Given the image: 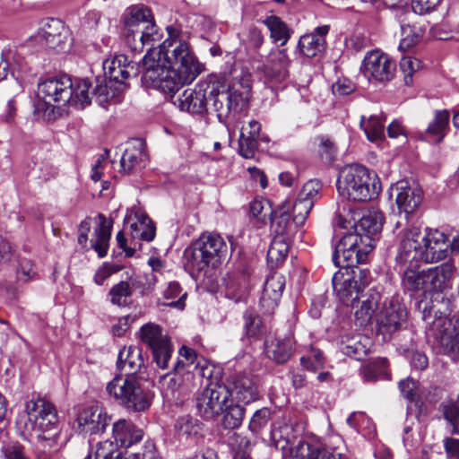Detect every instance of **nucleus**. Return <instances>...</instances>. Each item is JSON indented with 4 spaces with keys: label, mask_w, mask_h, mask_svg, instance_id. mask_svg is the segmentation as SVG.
<instances>
[{
    "label": "nucleus",
    "mask_w": 459,
    "mask_h": 459,
    "mask_svg": "<svg viewBox=\"0 0 459 459\" xmlns=\"http://www.w3.org/2000/svg\"><path fill=\"white\" fill-rule=\"evenodd\" d=\"M90 87L91 83L86 79L79 80L74 86L67 75L42 81L38 85L39 100L34 112L36 115H53L56 109L65 111L66 107L84 109L91 104Z\"/></svg>",
    "instance_id": "f257e3e1"
},
{
    "label": "nucleus",
    "mask_w": 459,
    "mask_h": 459,
    "mask_svg": "<svg viewBox=\"0 0 459 459\" xmlns=\"http://www.w3.org/2000/svg\"><path fill=\"white\" fill-rule=\"evenodd\" d=\"M228 255V245L220 235L204 234L185 249L184 267L193 278H198L209 268H216Z\"/></svg>",
    "instance_id": "f03ea898"
},
{
    "label": "nucleus",
    "mask_w": 459,
    "mask_h": 459,
    "mask_svg": "<svg viewBox=\"0 0 459 459\" xmlns=\"http://www.w3.org/2000/svg\"><path fill=\"white\" fill-rule=\"evenodd\" d=\"M429 342L440 347L454 361L459 360V320L448 318L428 302L418 304Z\"/></svg>",
    "instance_id": "7ed1b4c3"
},
{
    "label": "nucleus",
    "mask_w": 459,
    "mask_h": 459,
    "mask_svg": "<svg viewBox=\"0 0 459 459\" xmlns=\"http://www.w3.org/2000/svg\"><path fill=\"white\" fill-rule=\"evenodd\" d=\"M336 186L341 195L356 202L371 201L381 191L377 175L359 164L345 166L339 174Z\"/></svg>",
    "instance_id": "20e7f679"
},
{
    "label": "nucleus",
    "mask_w": 459,
    "mask_h": 459,
    "mask_svg": "<svg viewBox=\"0 0 459 459\" xmlns=\"http://www.w3.org/2000/svg\"><path fill=\"white\" fill-rule=\"evenodd\" d=\"M169 38L159 45V50H152L154 56L161 62L166 61L169 66L189 78L195 80L204 71V66L194 55L188 43L179 39V31L173 27H167Z\"/></svg>",
    "instance_id": "39448f33"
},
{
    "label": "nucleus",
    "mask_w": 459,
    "mask_h": 459,
    "mask_svg": "<svg viewBox=\"0 0 459 459\" xmlns=\"http://www.w3.org/2000/svg\"><path fill=\"white\" fill-rule=\"evenodd\" d=\"M108 395L128 411L143 412L152 403V393L145 388L138 377L116 375L106 385Z\"/></svg>",
    "instance_id": "423d86ee"
},
{
    "label": "nucleus",
    "mask_w": 459,
    "mask_h": 459,
    "mask_svg": "<svg viewBox=\"0 0 459 459\" xmlns=\"http://www.w3.org/2000/svg\"><path fill=\"white\" fill-rule=\"evenodd\" d=\"M154 55L155 53H147L143 59L142 82L145 87L157 88L164 93L174 94L195 81L176 69L164 67Z\"/></svg>",
    "instance_id": "0eeeda50"
},
{
    "label": "nucleus",
    "mask_w": 459,
    "mask_h": 459,
    "mask_svg": "<svg viewBox=\"0 0 459 459\" xmlns=\"http://www.w3.org/2000/svg\"><path fill=\"white\" fill-rule=\"evenodd\" d=\"M357 235L345 234L335 246L332 260L336 267L346 270L356 269L365 263L373 246L362 244Z\"/></svg>",
    "instance_id": "6e6552de"
},
{
    "label": "nucleus",
    "mask_w": 459,
    "mask_h": 459,
    "mask_svg": "<svg viewBox=\"0 0 459 459\" xmlns=\"http://www.w3.org/2000/svg\"><path fill=\"white\" fill-rule=\"evenodd\" d=\"M230 398L225 384L211 383L195 395L197 414L204 420H213L222 413Z\"/></svg>",
    "instance_id": "1a4fd4ad"
},
{
    "label": "nucleus",
    "mask_w": 459,
    "mask_h": 459,
    "mask_svg": "<svg viewBox=\"0 0 459 459\" xmlns=\"http://www.w3.org/2000/svg\"><path fill=\"white\" fill-rule=\"evenodd\" d=\"M363 271L356 269L337 272L333 274L332 284L340 301L346 306L355 307L359 303L360 295L363 293L366 283L362 281Z\"/></svg>",
    "instance_id": "9d476101"
},
{
    "label": "nucleus",
    "mask_w": 459,
    "mask_h": 459,
    "mask_svg": "<svg viewBox=\"0 0 459 459\" xmlns=\"http://www.w3.org/2000/svg\"><path fill=\"white\" fill-rule=\"evenodd\" d=\"M140 337L152 352L153 360L162 369L169 368L172 354V345L169 338L162 333L159 325L148 323L140 329Z\"/></svg>",
    "instance_id": "9b49d317"
},
{
    "label": "nucleus",
    "mask_w": 459,
    "mask_h": 459,
    "mask_svg": "<svg viewBox=\"0 0 459 459\" xmlns=\"http://www.w3.org/2000/svg\"><path fill=\"white\" fill-rule=\"evenodd\" d=\"M406 320V307L398 299H392L376 314V333L381 334L384 341L389 340L393 333L403 328Z\"/></svg>",
    "instance_id": "f8f14e48"
},
{
    "label": "nucleus",
    "mask_w": 459,
    "mask_h": 459,
    "mask_svg": "<svg viewBox=\"0 0 459 459\" xmlns=\"http://www.w3.org/2000/svg\"><path fill=\"white\" fill-rule=\"evenodd\" d=\"M111 417L98 406L90 405L80 408L73 422V429L80 435H96L103 433L109 425Z\"/></svg>",
    "instance_id": "ddd939ff"
},
{
    "label": "nucleus",
    "mask_w": 459,
    "mask_h": 459,
    "mask_svg": "<svg viewBox=\"0 0 459 459\" xmlns=\"http://www.w3.org/2000/svg\"><path fill=\"white\" fill-rule=\"evenodd\" d=\"M363 74L369 80L379 82L391 81L396 71L395 62L386 54L373 50L363 60Z\"/></svg>",
    "instance_id": "4468645a"
},
{
    "label": "nucleus",
    "mask_w": 459,
    "mask_h": 459,
    "mask_svg": "<svg viewBox=\"0 0 459 459\" xmlns=\"http://www.w3.org/2000/svg\"><path fill=\"white\" fill-rule=\"evenodd\" d=\"M420 230L415 225L403 230V237L395 257L401 267L424 262L422 244L419 241Z\"/></svg>",
    "instance_id": "2eb2a0df"
},
{
    "label": "nucleus",
    "mask_w": 459,
    "mask_h": 459,
    "mask_svg": "<svg viewBox=\"0 0 459 459\" xmlns=\"http://www.w3.org/2000/svg\"><path fill=\"white\" fill-rule=\"evenodd\" d=\"M384 215L378 211H368L353 223V232L351 235H357L362 244L376 247L377 241L382 230Z\"/></svg>",
    "instance_id": "dca6fc26"
},
{
    "label": "nucleus",
    "mask_w": 459,
    "mask_h": 459,
    "mask_svg": "<svg viewBox=\"0 0 459 459\" xmlns=\"http://www.w3.org/2000/svg\"><path fill=\"white\" fill-rule=\"evenodd\" d=\"M25 410L30 419L34 418L38 429H48V427L59 423L55 405L39 395L32 394L26 402Z\"/></svg>",
    "instance_id": "f3484780"
},
{
    "label": "nucleus",
    "mask_w": 459,
    "mask_h": 459,
    "mask_svg": "<svg viewBox=\"0 0 459 459\" xmlns=\"http://www.w3.org/2000/svg\"><path fill=\"white\" fill-rule=\"evenodd\" d=\"M395 193L396 204L400 212H403L406 219L412 214L422 202L423 193L416 184H410L407 180H400L391 187V195Z\"/></svg>",
    "instance_id": "a211bd4d"
},
{
    "label": "nucleus",
    "mask_w": 459,
    "mask_h": 459,
    "mask_svg": "<svg viewBox=\"0 0 459 459\" xmlns=\"http://www.w3.org/2000/svg\"><path fill=\"white\" fill-rule=\"evenodd\" d=\"M448 238L437 229H426L421 238L424 262L435 263L446 258L449 255Z\"/></svg>",
    "instance_id": "6ab92c4d"
},
{
    "label": "nucleus",
    "mask_w": 459,
    "mask_h": 459,
    "mask_svg": "<svg viewBox=\"0 0 459 459\" xmlns=\"http://www.w3.org/2000/svg\"><path fill=\"white\" fill-rule=\"evenodd\" d=\"M290 60L283 49H273L270 52L266 64L257 68L265 82H280L289 75Z\"/></svg>",
    "instance_id": "aec40b11"
},
{
    "label": "nucleus",
    "mask_w": 459,
    "mask_h": 459,
    "mask_svg": "<svg viewBox=\"0 0 459 459\" xmlns=\"http://www.w3.org/2000/svg\"><path fill=\"white\" fill-rule=\"evenodd\" d=\"M39 37L52 49L63 51L70 46L69 30L57 19H48L40 28Z\"/></svg>",
    "instance_id": "412c9836"
},
{
    "label": "nucleus",
    "mask_w": 459,
    "mask_h": 459,
    "mask_svg": "<svg viewBox=\"0 0 459 459\" xmlns=\"http://www.w3.org/2000/svg\"><path fill=\"white\" fill-rule=\"evenodd\" d=\"M103 70L109 82H114L118 87H121L131 75L135 76L140 72L139 66L124 55H118L112 59L104 61Z\"/></svg>",
    "instance_id": "4be33fe9"
},
{
    "label": "nucleus",
    "mask_w": 459,
    "mask_h": 459,
    "mask_svg": "<svg viewBox=\"0 0 459 459\" xmlns=\"http://www.w3.org/2000/svg\"><path fill=\"white\" fill-rule=\"evenodd\" d=\"M231 401L244 405L249 404L259 399V392L256 384L247 375H236L225 384Z\"/></svg>",
    "instance_id": "5701e85b"
},
{
    "label": "nucleus",
    "mask_w": 459,
    "mask_h": 459,
    "mask_svg": "<svg viewBox=\"0 0 459 459\" xmlns=\"http://www.w3.org/2000/svg\"><path fill=\"white\" fill-rule=\"evenodd\" d=\"M36 437L35 455L37 459H53L56 453L60 449L58 443L60 438V424L48 427V429H39Z\"/></svg>",
    "instance_id": "b1692460"
},
{
    "label": "nucleus",
    "mask_w": 459,
    "mask_h": 459,
    "mask_svg": "<svg viewBox=\"0 0 459 459\" xmlns=\"http://www.w3.org/2000/svg\"><path fill=\"white\" fill-rule=\"evenodd\" d=\"M291 453L297 459H349L335 449H328L324 445L307 440H299Z\"/></svg>",
    "instance_id": "393cba45"
},
{
    "label": "nucleus",
    "mask_w": 459,
    "mask_h": 459,
    "mask_svg": "<svg viewBox=\"0 0 459 459\" xmlns=\"http://www.w3.org/2000/svg\"><path fill=\"white\" fill-rule=\"evenodd\" d=\"M265 354L277 364H285L294 354L295 341L291 333L276 335L265 341Z\"/></svg>",
    "instance_id": "a878e982"
},
{
    "label": "nucleus",
    "mask_w": 459,
    "mask_h": 459,
    "mask_svg": "<svg viewBox=\"0 0 459 459\" xmlns=\"http://www.w3.org/2000/svg\"><path fill=\"white\" fill-rule=\"evenodd\" d=\"M112 435L118 448H130L143 440V430L132 421L121 419L113 423Z\"/></svg>",
    "instance_id": "bb28decb"
},
{
    "label": "nucleus",
    "mask_w": 459,
    "mask_h": 459,
    "mask_svg": "<svg viewBox=\"0 0 459 459\" xmlns=\"http://www.w3.org/2000/svg\"><path fill=\"white\" fill-rule=\"evenodd\" d=\"M117 368L125 371V377H137L145 369L143 351L135 346L124 347L119 353L117 362Z\"/></svg>",
    "instance_id": "cd10ccee"
},
{
    "label": "nucleus",
    "mask_w": 459,
    "mask_h": 459,
    "mask_svg": "<svg viewBox=\"0 0 459 459\" xmlns=\"http://www.w3.org/2000/svg\"><path fill=\"white\" fill-rule=\"evenodd\" d=\"M179 356L181 359H178L173 367V371H176V374H186L187 378L196 375L201 377H211V372L208 374L206 372L208 368L196 362L197 354L195 350L183 345L179 350Z\"/></svg>",
    "instance_id": "c85d7f7f"
},
{
    "label": "nucleus",
    "mask_w": 459,
    "mask_h": 459,
    "mask_svg": "<svg viewBox=\"0 0 459 459\" xmlns=\"http://www.w3.org/2000/svg\"><path fill=\"white\" fill-rule=\"evenodd\" d=\"M329 31V26L317 27L312 33L300 37L298 48L300 53L309 58L315 57L325 51L326 47L325 36Z\"/></svg>",
    "instance_id": "c756f323"
},
{
    "label": "nucleus",
    "mask_w": 459,
    "mask_h": 459,
    "mask_svg": "<svg viewBox=\"0 0 459 459\" xmlns=\"http://www.w3.org/2000/svg\"><path fill=\"white\" fill-rule=\"evenodd\" d=\"M382 296L379 291L370 289L365 294L360 295L359 304H355L356 310L354 312L356 321L359 326H366L371 322L373 316L379 308Z\"/></svg>",
    "instance_id": "7c9ffc66"
},
{
    "label": "nucleus",
    "mask_w": 459,
    "mask_h": 459,
    "mask_svg": "<svg viewBox=\"0 0 459 459\" xmlns=\"http://www.w3.org/2000/svg\"><path fill=\"white\" fill-rule=\"evenodd\" d=\"M453 274L454 266L447 262L425 270L426 292L443 291L448 286Z\"/></svg>",
    "instance_id": "2f4dec72"
},
{
    "label": "nucleus",
    "mask_w": 459,
    "mask_h": 459,
    "mask_svg": "<svg viewBox=\"0 0 459 459\" xmlns=\"http://www.w3.org/2000/svg\"><path fill=\"white\" fill-rule=\"evenodd\" d=\"M129 143L131 146L126 149L120 159V171L127 174L144 162L147 158L146 143L143 138H133Z\"/></svg>",
    "instance_id": "473e14b6"
},
{
    "label": "nucleus",
    "mask_w": 459,
    "mask_h": 459,
    "mask_svg": "<svg viewBox=\"0 0 459 459\" xmlns=\"http://www.w3.org/2000/svg\"><path fill=\"white\" fill-rule=\"evenodd\" d=\"M204 427L197 418L185 414L175 420L174 430L180 439L196 440L203 437Z\"/></svg>",
    "instance_id": "72a5a7b5"
},
{
    "label": "nucleus",
    "mask_w": 459,
    "mask_h": 459,
    "mask_svg": "<svg viewBox=\"0 0 459 459\" xmlns=\"http://www.w3.org/2000/svg\"><path fill=\"white\" fill-rule=\"evenodd\" d=\"M177 102L178 107L182 112L203 115L205 111H210V109L206 108L207 96L202 91L186 90L178 99Z\"/></svg>",
    "instance_id": "f704fd0d"
},
{
    "label": "nucleus",
    "mask_w": 459,
    "mask_h": 459,
    "mask_svg": "<svg viewBox=\"0 0 459 459\" xmlns=\"http://www.w3.org/2000/svg\"><path fill=\"white\" fill-rule=\"evenodd\" d=\"M401 267L402 272V286L406 292L412 295L415 292H426L425 288V270H419L420 264H408Z\"/></svg>",
    "instance_id": "c9c22d12"
},
{
    "label": "nucleus",
    "mask_w": 459,
    "mask_h": 459,
    "mask_svg": "<svg viewBox=\"0 0 459 459\" xmlns=\"http://www.w3.org/2000/svg\"><path fill=\"white\" fill-rule=\"evenodd\" d=\"M99 224L94 231V238L91 239V248L98 256L102 258L107 255L108 244L111 237L112 221H108L105 215L100 213Z\"/></svg>",
    "instance_id": "e433bc0d"
},
{
    "label": "nucleus",
    "mask_w": 459,
    "mask_h": 459,
    "mask_svg": "<svg viewBox=\"0 0 459 459\" xmlns=\"http://www.w3.org/2000/svg\"><path fill=\"white\" fill-rule=\"evenodd\" d=\"M285 288V281L281 275L273 274L265 280L261 303L263 306L275 307L281 298Z\"/></svg>",
    "instance_id": "4c0bfd02"
},
{
    "label": "nucleus",
    "mask_w": 459,
    "mask_h": 459,
    "mask_svg": "<svg viewBox=\"0 0 459 459\" xmlns=\"http://www.w3.org/2000/svg\"><path fill=\"white\" fill-rule=\"evenodd\" d=\"M290 204L284 203L280 207L271 212V228L276 234L275 237L288 238L291 231L290 214L289 212Z\"/></svg>",
    "instance_id": "58836bf2"
},
{
    "label": "nucleus",
    "mask_w": 459,
    "mask_h": 459,
    "mask_svg": "<svg viewBox=\"0 0 459 459\" xmlns=\"http://www.w3.org/2000/svg\"><path fill=\"white\" fill-rule=\"evenodd\" d=\"M261 22L269 30L273 42H280L281 46H284L290 39L291 30L280 17L271 14L261 20Z\"/></svg>",
    "instance_id": "ea45409f"
},
{
    "label": "nucleus",
    "mask_w": 459,
    "mask_h": 459,
    "mask_svg": "<svg viewBox=\"0 0 459 459\" xmlns=\"http://www.w3.org/2000/svg\"><path fill=\"white\" fill-rule=\"evenodd\" d=\"M369 342L367 337L360 335L347 337L342 341L340 349L343 354L357 360H363L369 351Z\"/></svg>",
    "instance_id": "a19ab883"
},
{
    "label": "nucleus",
    "mask_w": 459,
    "mask_h": 459,
    "mask_svg": "<svg viewBox=\"0 0 459 459\" xmlns=\"http://www.w3.org/2000/svg\"><path fill=\"white\" fill-rule=\"evenodd\" d=\"M152 17L150 8L144 5L131 6L125 18L126 30L140 31L146 23L152 22Z\"/></svg>",
    "instance_id": "79ce46f5"
},
{
    "label": "nucleus",
    "mask_w": 459,
    "mask_h": 459,
    "mask_svg": "<svg viewBox=\"0 0 459 459\" xmlns=\"http://www.w3.org/2000/svg\"><path fill=\"white\" fill-rule=\"evenodd\" d=\"M243 333L241 340L259 339L263 335V320L254 308H247L242 316Z\"/></svg>",
    "instance_id": "37998d69"
},
{
    "label": "nucleus",
    "mask_w": 459,
    "mask_h": 459,
    "mask_svg": "<svg viewBox=\"0 0 459 459\" xmlns=\"http://www.w3.org/2000/svg\"><path fill=\"white\" fill-rule=\"evenodd\" d=\"M246 409L239 403H229L223 410L221 418V426L224 429L234 430L238 429L244 420Z\"/></svg>",
    "instance_id": "c03bdc74"
},
{
    "label": "nucleus",
    "mask_w": 459,
    "mask_h": 459,
    "mask_svg": "<svg viewBox=\"0 0 459 459\" xmlns=\"http://www.w3.org/2000/svg\"><path fill=\"white\" fill-rule=\"evenodd\" d=\"M385 117H361L360 127L368 141L374 143L382 140L385 136Z\"/></svg>",
    "instance_id": "a18cd8bd"
},
{
    "label": "nucleus",
    "mask_w": 459,
    "mask_h": 459,
    "mask_svg": "<svg viewBox=\"0 0 459 459\" xmlns=\"http://www.w3.org/2000/svg\"><path fill=\"white\" fill-rule=\"evenodd\" d=\"M204 92L207 97L224 96L230 90L229 77L225 74H211L203 82Z\"/></svg>",
    "instance_id": "49530a36"
},
{
    "label": "nucleus",
    "mask_w": 459,
    "mask_h": 459,
    "mask_svg": "<svg viewBox=\"0 0 459 459\" xmlns=\"http://www.w3.org/2000/svg\"><path fill=\"white\" fill-rule=\"evenodd\" d=\"M133 290L127 281H121L111 287L108 291L109 301L112 305L126 307L131 305V297Z\"/></svg>",
    "instance_id": "de8ad7c7"
},
{
    "label": "nucleus",
    "mask_w": 459,
    "mask_h": 459,
    "mask_svg": "<svg viewBox=\"0 0 459 459\" xmlns=\"http://www.w3.org/2000/svg\"><path fill=\"white\" fill-rule=\"evenodd\" d=\"M446 420L452 435H459V402L449 399L443 401L438 407Z\"/></svg>",
    "instance_id": "09e8293b"
},
{
    "label": "nucleus",
    "mask_w": 459,
    "mask_h": 459,
    "mask_svg": "<svg viewBox=\"0 0 459 459\" xmlns=\"http://www.w3.org/2000/svg\"><path fill=\"white\" fill-rule=\"evenodd\" d=\"M387 366V359L378 357L362 365L360 373L365 381L375 382L386 374Z\"/></svg>",
    "instance_id": "8fccbe9b"
},
{
    "label": "nucleus",
    "mask_w": 459,
    "mask_h": 459,
    "mask_svg": "<svg viewBox=\"0 0 459 459\" xmlns=\"http://www.w3.org/2000/svg\"><path fill=\"white\" fill-rule=\"evenodd\" d=\"M289 244L286 238L274 237L267 252V261L272 267H277L287 257Z\"/></svg>",
    "instance_id": "3c124183"
},
{
    "label": "nucleus",
    "mask_w": 459,
    "mask_h": 459,
    "mask_svg": "<svg viewBox=\"0 0 459 459\" xmlns=\"http://www.w3.org/2000/svg\"><path fill=\"white\" fill-rule=\"evenodd\" d=\"M449 125V117H435L423 134V138L433 143H439L445 137Z\"/></svg>",
    "instance_id": "603ef678"
},
{
    "label": "nucleus",
    "mask_w": 459,
    "mask_h": 459,
    "mask_svg": "<svg viewBox=\"0 0 459 459\" xmlns=\"http://www.w3.org/2000/svg\"><path fill=\"white\" fill-rule=\"evenodd\" d=\"M422 30L415 25L402 24L401 25V41L399 49L407 51L416 46L422 38Z\"/></svg>",
    "instance_id": "864d4df0"
},
{
    "label": "nucleus",
    "mask_w": 459,
    "mask_h": 459,
    "mask_svg": "<svg viewBox=\"0 0 459 459\" xmlns=\"http://www.w3.org/2000/svg\"><path fill=\"white\" fill-rule=\"evenodd\" d=\"M108 79L106 76L102 79L99 77L96 79L97 84L93 90V94L100 105H104L113 99L120 89L118 86H114L113 82H108Z\"/></svg>",
    "instance_id": "5fc2aeb1"
},
{
    "label": "nucleus",
    "mask_w": 459,
    "mask_h": 459,
    "mask_svg": "<svg viewBox=\"0 0 459 459\" xmlns=\"http://www.w3.org/2000/svg\"><path fill=\"white\" fill-rule=\"evenodd\" d=\"M273 418V412L270 408L263 407L261 409L256 410L248 423V429L253 434H260L262 430H264Z\"/></svg>",
    "instance_id": "6e6d98bb"
},
{
    "label": "nucleus",
    "mask_w": 459,
    "mask_h": 459,
    "mask_svg": "<svg viewBox=\"0 0 459 459\" xmlns=\"http://www.w3.org/2000/svg\"><path fill=\"white\" fill-rule=\"evenodd\" d=\"M158 279L153 272L145 273L143 276L131 278L132 290H138L141 296H148L154 290Z\"/></svg>",
    "instance_id": "4d7b16f0"
},
{
    "label": "nucleus",
    "mask_w": 459,
    "mask_h": 459,
    "mask_svg": "<svg viewBox=\"0 0 459 459\" xmlns=\"http://www.w3.org/2000/svg\"><path fill=\"white\" fill-rule=\"evenodd\" d=\"M228 443L233 451L232 459H253L246 450L242 449V446H247L249 444L247 437L237 432H231Z\"/></svg>",
    "instance_id": "13d9d810"
},
{
    "label": "nucleus",
    "mask_w": 459,
    "mask_h": 459,
    "mask_svg": "<svg viewBox=\"0 0 459 459\" xmlns=\"http://www.w3.org/2000/svg\"><path fill=\"white\" fill-rule=\"evenodd\" d=\"M322 188L323 184L319 179H310L304 184L298 197L311 201L314 205L321 198Z\"/></svg>",
    "instance_id": "bf43d9fd"
},
{
    "label": "nucleus",
    "mask_w": 459,
    "mask_h": 459,
    "mask_svg": "<svg viewBox=\"0 0 459 459\" xmlns=\"http://www.w3.org/2000/svg\"><path fill=\"white\" fill-rule=\"evenodd\" d=\"M247 129H242L238 141V153L245 159H253L258 148L257 139L247 135Z\"/></svg>",
    "instance_id": "052dcab7"
},
{
    "label": "nucleus",
    "mask_w": 459,
    "mask_h": 459,
    "mask_svg": "<svg viewBox=\"0 0 459 459\" xmlns=\"http://www.w3.org/2000/svg\"><path fill=\"white\" fill-rule=\"evenodd\" d=\"M313 206L314 205L311 201L303 200L299 197L297 198L292 205V221L296 227L300 226L305 222Z\"/></svg>",
    "instance_id": "680f3d73"
},
{
    "label": "nucleus",
    "mask_w": 459,
    "mask_h": 459,
    "mask_svg": "<svg viewBox=\"0 0 459 459\" xmlns=\"http://www.w3.org/2000/svg\"><path fill=\"white\" fill-rule=\"evenodd\" d=\"M317 139L319 140L318 153L321 160L325 163H332L337 153L335 143L327 136L321 135Z\"/></svg>",
    "instance_id": "e2e57ef3"
},
{
    "label": "nucleus",
    "mask_w": 459,
    "mask_h": 459,
    "mask_svg": "<svg viewBox=\"0 0 459 459\" xmlns=\"http://www.w3.org/2000/svg\"><path fill=\"white\" fill-rule=\"evenodd\" d=\"M136 32L137 36L143 39L145 44L149 45L151 48L154 47L156 43L160 44V41L162 37L154 22V17H152V22L146 23L140 31Z\"/></svg>",
    "instance_id": "0e129e2a"
},
{
    "label": "nucleus",
    "mask_w": 459,
    "mask_h": 459,
    "mask_svg": "<svg viewBox=\"0 0 459 459\" xmlns=\"http://www.w3.org/2000/svg\"><path fill=\"white\" fill-rule=\"evenodd\" d=\"M421 62L412 56H403L400 61V69L404 75V82L406 85L412 83V76L414 73L420 70Z\"/></svg>",
    "instance_id": "69168bd1"
},
{
    "label": "nucleus",
    "mask_w": 459,
    "mask_h": 459,
    "mask_svg": "<svg viewBox=\"0 0 459 459\" xmlns=\"http://www.w3.org/2000/svg\"><path fill=\"white\" fill-rule=\"evenodd\" d=\"M418 387L419 382L411 377L403 379L399 382V389L403 396L410 403H414L415 404L419 402V395L417 393Z\"/></svg>",
    "instance_id": "338daca9"
},
{
    "label": "nucleus",
    "mask_w": 459,
    "mask_h": 459,
    "mask_svg": "<svg viewBox=\"0 0 459 459\" xmlns=\"http://www.w3.org/2000/svg\"><path fill=\"white\" fill-rule=\"evenodd\" d=\"M95 450L101 459H118L120 450L113 441L105 440L97 443Z\"/></svg>",
    "instance_id": "774afa93"
}]
</instances>
